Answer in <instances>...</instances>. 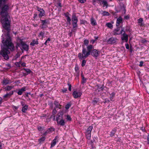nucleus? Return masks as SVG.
<instances>
[{
	"instance_id": "obj_1",
	"label": "nucleus",
	"mask_w": 149,
	"mask_h": 149,
	"mask_svg": "<svg viewBox=\"0 0 149 149\" xmlns=\"http://www.w3.org/2000/svg\"><path fill=\"white\" fill-rule=\"evenodd\" d=\"M8 8V5H4L1 8L0 11V20L2 24L3 27L8 31L6 36L5 35H2V42L3 45H1L2 49L0 53V57L2 56L6 60L9 58L8 54L10 52L8 49L13 50L14 49V46L11 41L9 33L10 29V22L8 19L9 16L7 13Z\"/></svg>"
},
{
	"instance_id": "obj_2",
	"label": "nucleus",
	"mask_w": 149,
	"mask_h": 149,
	"mask_svg": "<svg viewBox=\"0 0 149 149\" xmlns=\"http://www.w3.org/2000/svg\"><path fill=\"white\" fill-rule=\"evenodd\" d=\"M93 48V46L91 45L87 46V50L85 48H83L82 50V53H79L78 54V56L80 60L86 58L90 54L91 51Z\"/></svg>"
},
{
	"instance_id": "obj_3",
	"label": "nucleus",
	"mask_w": 149,
	"mask_h": 149,
	"mask_svg": "<svg viewBox=\"0 0 149 149\" xmlns=\"http://www.w3.org/2000/svg\"><path fill=\"white\" fill-rule=\"evenodd\" d=\"M62 115L61 113H59L56 119V120L58 125L61 126H63L65 124V120L62 118Z\"/></svg>"
},
{
	"instance_id": "obj_4",
	"label": "nucleus",
	"mask_w": 149,
	"mask_h": 149,
	"mask_svg": "<svg viewBox=\"0 0 149 149\" xmlns=\"http://www.w3.org/2000/svg\"><path fill=\"white\" fill-rule=\"evenodd\" d=\"M18 47H19L22 50L23 49L27 51L29 49V46L24 42L22 41L21 42L17 45Z\"/></svg>"
},
{
	"instance_id": "obj_5",
	"label": "nucleus",
	"mask_w": 149,
	"mask_h": 149,
	"mask_svg": "<svg viewBox=\"0 0 149 149\" xmlns=\"http://www.w3.org/2000/svg\"><path fill=\"white\" fill-rule=\"evenodd\" d=\"M72 24L73 28H74L77 26V23L78 22L77 18L74 15H72Z\"/></svg>"
},
{
	"instance_id": "obj_6",
	"label": "nucleus",
	"mask_w": 149,
	"mask_h": 149,
	"mask_svg": "<svg viewBox=\"0 0 149 149\" xmlns=\"http://www.w3.org/2000/svg\"><path fill=\"white\" fill-rule=\"evenodd\" d=\"M118 41V39L116 38L111 37L107 40V43L109 44H113L116 43Z\"/></svg>"
},
{
	"instance_id": "obj_7",
	"label": "nucleus",
	"mask_w": 149,
	"mask_h": 149,
	"mask_svg": "<svg viewBox=\"0 0 149 149\" xmlns=\"http://www.w3.org/2000/svg\"><path fill=\"white\" fill-rule=\"evenodd\" d=\"M81 94L82 92L80 91H74L73 93V95L75 98L80 97Z\"/></svg>"
},
{
	"instance_id": "obj_8",
	"label": "nucleus",
	"mask_w": 149,
	"mask_h": 149,
	"mask_svg": "<svg viewBox=\"0 0 149 149\" xmlns=\"http://www.w3.org/2000/svg\"><path fill=\"white\" fill-rule=\"evenodd\" d=\"M91 54L94 57L97 58L98 57L100 54V52L97 49H94L91 51Z\"/></svg>"
},
{
	"instance_id": "obj_9",
	"label": "nucleus",
	"mask_w": 149,
	"mask_h": 149,
	"mask_svg": "<svg viewBox=\"0 0 149 149\" xmlns=\"http://www.w3.org/2000/svg\"><path fill=\"white\" fill-rule=\"evenodd\" d=\"M37 10L40 12L39 15V17H42L45 16V12L42 9L37 7Z\"/></svg>"
},
{
	"instance_id": "obj_10",
	"label": "nucleus",
	"mask_w": 149,
	"mask_h": 149,
	"mask_svg": "<svg viewBox=\"0 0 149 149\" xmlns=\"http://www.w3.org/2000/svg\"><path fill=\"white\" fill-rule=\"evenodd\" d=\"M121 39L123 41H125L127 42L128 40V36L124 33L122 35Z\"/></svg>"
},
{
	"instance_id": "obj_11",
	"label": "nucleus",
	"mask_w": 149,
	"mask_h": 149,
	"mask_svg": "<svg viewBox=\"0 0 149 149\" xmlns=\"http://www.w3.org/2000/svg\"><path fill=\"white\" fill-rule=\"evenodd\" d=\"M58 138V137L57 136H56L55 137V138L52 141V142L51 143V148H52L54 146L56 143V142L58 141H57V139Z\"/></svg>"
},
{
	"instance_id": "obj_12",
	"label": "nucleus",
	"mask_w": 149,
	"mask_h": 149,
	"mask_svg": "<svg viewBox=\"0 0 149 149\" xmlns=\"http://www.w3.org/2000/svg\"><path fill=\"white\" fill-rule=\"evenodd\" d=\"M21 104L23 107L22 109V111L23 112L25 113L28 109V106L26 104H24L23 103L21 102Z\"/></svg>"
},
{
	"instance_id": "obj_13",
	"label": "nucleus",
	"mask_w": 149,
	"mask_h": 149,
	"mask_svg": "<svg viewBox=\"0 0 149 149\" xmlns=\"http://www.w3.org/2000/svg\"><path fill=\"white\" fill-rule=\"evenodd\" d=\"M119 30V28H117V29H115L113 31L114 35H119L120 34H122L123 33V29H122L120 32L119 33H118V32Z\"/></svg>"
},
{
	"instance_id": "obj_14",
	"label": "nucleus",
	"mask_w": 149,
	"mask_h": 149,
	"mask_svg": "<svg viewBox=\"0 0 149 149\" xmlns=\"http://www.w3.org/2000/svg\"><path fill=\"white\" fill-rule=\"evenodd\" d=\"M11 82H12L10 80L6 79L3 80L2 83L3 85H6L7 84L11 83Z\"/></svg>"
},
{
	"instance_id": "obj_15",
	"label": "nucleus",
	"mask_w": 149,
	"mask_h": 149,
	"mask_svg": "<svg viewBox=\"0 0 149 149\" xmlns=\"http://www.w3.org/2000/svg\"><path fill=\"white\" fill-rule=\"evenodd\" d=\"M26 91V88L23 87L21 89L18 90V91L17 93L19 95H21L23 93Z\"/></svg>"
},
{
	"instance_id": "obj_16",
	"label": "nucleus",
	"mask_w": 149,
	"mask_h": 149,
	"mask_svg": "<svg viewBox=\"0 0 149 149\" xmlns=\"http://www.w3.org/2000/svg\"><path fill=\"white\" fill-rule=\"evenodd\" d=\"M123 19L121 17H119L117 19L116 25L117 26H119L120 24L122 22Z\"/></svg>"
},
{
	"instance_id": "obj_17",
	"label": "nucleus",
	"mask_w": 149,
	"mask_h": 149,
	"mask_svg": "<svg viewBox=\"0 0 149 149\" xmlns=\"http://www.w3.org/2000/svg\"><path fill=\"white\" fill-rule=\"evenodd\" d=\"M91 23L93 26H95L97 24V22L95 19L93 17L91 19Z\"/></svg>"
},
{
	"instance_id": "obj_18",
	"label": "nucleus",
	"mask_w": 149,
	"mask_h": 149,
	"mask_svg": "<svg viewBox=\"0 0 149 149\" xmlns=\"http://www.w3.org/2000/svg\"><path fill=\"white\" fill-rule=\"evenodd\" d=\"M54 104L56 106V107H55L56 108H58L59 109H61V105H60L58 102L56 101H55L54 102Z\"/></svg>"
},
{
	"instance_id": "obj_19",
	"label": "nucleus",
	"mask_w": 149,
	"mask_h": 149,
	"mask_svg": "<svg viewBox=\"0 0 149 149\" xmlns=\"http://www.w3.org/2000/svg\"><path fill=\"white\" fill-rule=\"evenodd\" d=\"M13 87V86H8L5 88V90L6 91H9L12 89Z\"/></svg>"
},
{
	"instance_id": "obj_20",
	"label": "nucleus",
	"mask_w": 149,
	"mask_h": 149,
	"mask_svg": "<svg viewBox=\"0 0 149 149\" xmlns=\"http://www.w3.org/2000/svg\"><path fill=\"white\" fill-rule=\"evenodd\" d=\"M38 44V42L37 40H33L32 42H31L30 44L32 46H34L36 44Z\"/></svg>"
},
{
	"instance_id": "obj_21",
	"label": "nucleus",
	"mask_w": 149,
	"mask_h": 149,
	"mask_svg": "<svg viewBox=\"0 0 149 149\" xmlns=\"http://www.w3.org/2000/svg\"><path fill=\"white\" fill-rule=\"evenodd\" d=\"M138 22L139 24L141 26H142L143 25V24L142 22L143 21V18H140L139 19H138Z\"/></svg>"
},
{
	"instance_id": "obj_22",
	"label": "nucleus",
	"mask_w": 149,
	"mask_h": 149,
	"mask_svg": "<svg viewBox=\"0 0 149 149\" xmlns=\"http://www.w3.org/2000/svg\"><path fill=\"white\" fill-rule=\"evenodd\" d=\"M102 4L103 5V7H104L105 6H106V8H107L108 7V3L107 2L105 1H103L101 2Z\"/></svg>"
},
{
	"instance_id": "obj_23",
	"label": "nucleus",
	"mask_w": 149,
	"mask_h": 149,
	"mask_svg": "<svg viewBox=\"0 0 149 149\" xmlns=\"http://www.w3.org/2000/svg\"><path fill=\"white\" fill-rule=\"evenodd\" d=\"M93 128V127L92 126H90L87 129L86 132L88 133H91Z\"/></svg>"
},
{
	"instance_id": "obj_24",
	"label": "nucleus",
	"mask_w": 149,
	"mask_h": 149,
	"mask_svg": "<svg viewBox=\"0 0 149 149\" xmlns=\"http://www.w3.org/2000/svg\"><path fill=\"white\" fill-rule=\"evenodd\" d=\"M93 128V127L92 126H90L87 129L86 132L88 133H91Z\"/></svg>"
},
{
	"instance_id": "obj_25",
	"label": "nucleus",
	"mask_w": 149,
	"mask_h": 149,
	"mask_svg": "<svg viewBox=\"0 0 149 149\" xmlns=\"http://www.w3.org/2000/svg\"><path fill=\"white\" fill-rule=\"evenodd\" d=\"M106 25L108 28L112 29L113 27V25L110 23L108 22L106 23Z\"/></svg>"
},
{
	"instance_id": "obj_26",
	"label": "nucleus",
	"mask_w": 149,
	"mask_h": 149,
	"mask_svg": "<svg viewBox=\"0 0 149 149\" xmlns=\"http://www.w3.org/2000/svg\"><path fill=\"white\" fill-rule=\"evenodd\" d=\"M86 138L88 139H90L91 138V133H86Z\"/></svg>"
},
{
	"instance_id": "obj_27",
	"label": "nucleus",
	"mask_w": 149,
	"mask_h": 149,
	"mask_svg": "<svg viewBox=\"0 0 149 149\" xmlns=\"http://www.w3.org/2000/svg\"><path fill=\"white\" fill-rule=\"evenodd\" d=\"M102 14L103 16L110 15V14L108 12L105 11H103Z\"/></svg>"
},
{
	"instance_id": "obj_28",
	"label": "nucleus",
	"mask_w": 149,
	"mask_h": 149,
	"mask_svg": "<svg viewBox=\"0 0 149 149\" xmlns=\"http://www.w3.org/2000/svg\"><path fill=\"white\" fill-rule=\"evenodd\" d=\"M44 34V33L43 32L41 31L39 33V37L40 38L42 39Z\"/></svg>"
},
{
	"instance_id": "obj_29",
	"label": "nucleus",
	"mask_w": 149,
	"mask_h": 149,
	"mask_svg": "<svg viewBox=\"0 0 149 149\" xmlns=\"http://www.w3.org/2000/svg\"><path fill=\"white\" fill-rule=\"evenodd\" d=\"M65 16L66 17V19L67 22H68L70 24H71V19L70 17H69L68 15H65Z\"/></svg>"
},
{
	"instance_id": "obj_30",
	"label": "nucleus",
	"mask_w": 149,
	"mask_h": 149,
	"mask_svg": "<svg viewBox=\"0 0 149 149\" xmlns=\"http://www.w3.org/2000/svg\"><path fill=\"white\" fill-rule=\"evenodd\" d=\"M116 129H114L111 132V134H110V136L112 137L114 136V135L115 133V132H116Z\"/></svg>"
},
{
	"instance_id": "obj_31",
	"label": "nucleus",
	"mask_w": 149,
	"mask_h": 149,
	"mask_svg": "<svg viewBox=\"0 0 149 149\" xmlns=\"http://www.w3.org/2000/svg\"><path fill=\"white\" fill-rule=\"evenodd\" d=\"M45 137L43 136L39 139V141L40 143H42L45 140Z\"/></svg>"
},
{
	"instance_id": "obj_32",
	"label": "nucleus",
	"mask_w": 149,
	"mask_h": 149,
	"mask_svg": "<svg viewBox=\"0 0 149 149\" xmlns=\"http://www.w3.org/2000/svg\"><path fill=\"white\" fill-rule=\"evenodd\" d=\"M7 1V0H0V7L4 4Z\"/></svg>"
},
{
	"instance_id": "obj_33",
	"label": "nucleus",
	"mask_w": 149,
	"mask_h": 149,
	"mask_svg": "<svg viewBox=\"0 0 149 149\" xmlns=\"http://www.w3.org/2000/svg\"><path fill=\"white\" fill-rule=\"evenodd\" d=\"M10 96L9 95V94L8 93H6V94L4 95L3 96V98L4 99H6L7 98H9L10 97Z\"/></svg>"
},
{
	"instance_id": "obj_34",
	"label": "nucleus",
	"mask_w": 149,
	"mask_h": 149,
	"mask_svg": "<svg viewBox=\"0 0 149 149\" xmlns=\"http://www.w3.org/2000/svg\"><path fill=\"white\" fill-rule=\"evenodd\" d=\"M86 60L84 59H83L81 64V66L82 67H84L86 63Z\"/></svg>"
},
{
	"instance_id": "obj_35",
	"label": "nucleus",
	"mask_w": 149,
	"mask_h": 149,
	"mask_svg": "<svg viewBox=\"0 0 149 149\" xmlns=\"http://www.w3.org/2000/svg\"><path fill=\"white\" fill-rule=\"evenodd\" d=\"M66 119L68 121H71L72 119L70 117V116L69 115H67L66 116Z\"/></svg>"
},
{
	"instance_id": "obj_36",
	"label": "nucleus",
	"mask_w": 149,
	"mask_h": 149,
	"mask_svg": "<svg viewBox=\"0 0 149 149\" xmlns=\"http://www.w3.org/2000/svg\"><path fill=\"white\" fill-rule=\"evenodd\" d=\"M71 106V104L70 103H68L66 105L65 108L66 109H68Z\"/></svg>"
},
{
	"instance_id": "obj_37",
	"label": "nucleus",
	"mask_w": 149,
	"mask_h": 149,
	"mask_svg": "<svg viewBox=\"0 0 149 149\" xmlns=\"http://www.w3.org/2000/svg\"><path fill=\"white\" fill-rule=\"evenodd\" d=\"M50 41V39L49 38L45 42V43H44V44L46 45H47V44H48Z\"/></svg>"
},
{
	"instance_id": "obj_38",
	"label": "nucleus",
	"mask_w": 149,
	"mask_h": 149,
	"mask_svg": "<svg viewBox=\"0 0 149 149\" xmlns=\"http://www.w3.org/2000/svg\"><path fill=\"white\" fill-rule=\"evenodd\" d=\"M82 82L83 83H84L86 82V79L84 78L83 75L82 76Z\"/></svg>"
},
{
	"instance_id": "obj_39",
	"label": "nucleus",
	"mask_w": 149,
	"mask_h": 149,
	"mask_svg": "<svg viewBox=\"0 0 149 149\" xmlns=\"http://www.w3.org/2000/svg\"><path fill=\"white\" fill-rule=\"evenodd\" d=\"M68 85L69 86L68 89L70 91H71V85L70 84V83L69 82L68 83Z\"/></svg>"
},
{
	"instance_id": "obj_40",
	"label": "nucleus",
	"mask_w": 149,
	"mask_h": 149,
	"mask_svg": "<svg viewBox=\"0 0 149 149\" xmlns=\"http://www.w3.org/2000/svg\"><path fill=\"white\" fill-rule=\"evenodd\" d=\"M89 43V41L88 40H85L84 41V43L86 45H87Z\"/></svg>"
},
{
	"instance_id": "obj_41",
	"label": "nucleus",
	"mask_w": 149,
	"mask_h": 149,
	"mask_svg": "<svg viewBox=\"0 0 149 149\" xmlns=\"http://www.w3.org/2000/svg\"><path fill=\"white\" fill-rule=\"evenodd\" d=\"M56 108L55 107L52 111V113L53 115H55L57 111L56 110Z\"/></svg>"
},
{
	"instance_id": "obj_42",
	"label": "nucleus",
	"mask_w": 149,
	"mask_h": 149,
	"mask_svg": "<svg viewBox=\"0 0 149 149\" xmlns=\"http://www.w3.org/2000/svg\"><path fill=\"white\" fill-rule=\"evenodd\" d=\"M54 130V128H49L48 130H47V132H49V131H53Z\"/></svg>"
},
{
	"instance_id": "obj_43",
	"label": "nucleus",
	"mask_w": 149,
	"mask_h": 149,
	"mask_svg": "<svg viewBox=\"0 0 149 149\" xmlns=\"http://www.w3.org/2000/svg\"><path fill=\"white\" fill-rule=\"evenodd\" d=\"M78 1L81 3H84L86 1V0H78Z\"/></svg>"
},
{
	"instance_id": "obj_44",
	"label": "nucleus",
	"mask_w": 149,
	"mask_h": 149,
	"mask_svg": "<svg viewBox=\"0 0 149 149\" xmlns=\"http://www.w3.org/2000/svg\"><path fill=\"white\" fill-rule=\"evenodd\" d=\"M143 61H140V64L139 65V66L140 67H142L143 65Z\"/></svg>"
},
{
	"instance_id": "obj_45",
	"label": "nucleus",
	"mask_w": 149,
	"mask_h": 149,
	"mask_svg": "<svg viewBox=\"0 0 149 149\" xmlns=\"http://www.w3.org/2000/svg\"><path fill=\"white\" fill-rule=\"evenodd\" d=\"M13 93H14V91H12L10 92L9 93H8V94H9V95L10 96V97H11V95H13Z\"/></svg>"
},
{
	"instance_id": "obj_46",
	"label": "nucleus",
	"mask_w": 149,
	"mask_h": 149,
	"mask_svg": "<svg viewBox=\"0 0 149 149\" xmlns=\"http://www.w3.org/2000/svg\"><path fill=\"white\" fill-rule=\"evenodd\" d=\"M42 25H45L47 23V22L45 20H42Z\"/></svg>"
},
{
	"instance_id": "obj_47",
	"label": "nucleus",
	"mask_w": 149,
	"mask_h": 149,
	"mask_svg": "<svg viewBox=\"0 0 149 149\" xmlns=\"http://www.w3.org/2000/svg\"><path fill=\"white\" fill-rule=\"evenodd\" d=\"M13 108L14 109L16 110L17 109H18V107H16L15 106H13Z\"/></svg>"
},
{
	"instance_id": "obj_48",
	"label": "nucleus",
	"mask_w": 149,
	"mask_h": 149,
	"mask_svg": "<svg viewBox=\"0 0 149 149\" xmlns=\"http://www.w3.org/2000/svg\"><path fill=\"white\" fill-rule=\"evenodd\" d=\"M95 40H91L90 41V43L93 44L95 42Z\"/></svg>"
},
{
	"instance_id": "obj_49",
	"label": "nucleus",
	"mask_w": 149,
	"mask_h": 149,
	"mask_svg": "<svg viewBox=\"0 0 149 149\" xmlns=\"http://www.w3.org/2000/svg\"><path fill=\"white\" fill-rule=\"evenodd\" d=\"M126 48L127 49H129V45L128 44H126L125 45Z\"/></svg>"
},
{
	"instance_id": "obj_50",
	"label": "nucleus",
	"mask_w": 149,
	"mask_h": 149,
	"mask_svg": "<svg viewBox=\"0 0 149 149\" xmlns=\"http://www.w3.org/2000/svg\"><path fill=\"white\" fill-rule=\"evenodd\" d=\"M63 92L64 93L65 92L67 91V89L66 88H64V89L63 90Z\"/></svg>"
},
{
	"instance_id": "obj_51",
	"label": "nucleus",
	"mask_w": 149,
	"mask_h": 149,
	"mask_svg": "<svg viewBox=\"0 0 149 149\" xmlns=\"http://www.w3.org/2000/svg\"><path fill=\"white\" fill-rule=\"evenodd\" d=\"M37 16V14H34V16H33V17L34 19H35L36 18V17Z\"/></svg>"
},
{
	"instance_id": "obj_52",
	"label": "nucleus",
	"mask_w": 149,
	"mask_h": 149,
	"mask_svg": "<svg viewBox=\"0 0 149 149\" xmlns=\"http://www.w3.org/2000/svg\"><path fill=\"white\" fill-rule=\"evenodd\" d=\"M26 71L28 73H30V72H31V70H29V69H26Z\"/></svg>"
},
{
	"instance_id": "obj_53",
	"label": "nucleus",
	"mask_w": 149,
	"mask_h": 149,
	"mask_svg": "<svg viewBox=\"0 0 149 149\" xmlns=\"http://www.w3.org/2000/svg\"><path fill=\"white\" fill-rule=\"evenodd\" d=\"M2 98L0 97V104H1L2 102Z\"/></svg>"
},
{
	"instance_id": "obj_54",
	"label": "nucleus",
	"mask_w": 149,
	"mask_h": 149,
	"mask_svg": "<svg viewBox=\"0 0 149 149\" xmlns=\"http://www.w3.org/2000/svg\"><path fill=\"white\" fill-rule=\"evenodd\" d=\"M147 139L148 142H149V135L147 137ZM149 143V142L148 143Z\"/></svg>"
},
{
	"instance_id": "obj_55",
	"label": "nucleus",
	"mask_w": 149,
	"mask_h": 149,
	"mask_svg": "<svg viewBox=\"0 0 149 149\" xmlns=\"http://www.w3.org/2000/svg\"><path fill=\"white\" fill-rule=\"evenodd\" d=\"M98 37H95V40L96 41L98 39Z\"/></svg>"
},
{
	"instance_id": "obj_56",
	"label": "nucleus",
	"mask_w": 149,
	"mask_h": 149,
	"mask_svg": "<svg viewBox=\"0 0 149 149\" xmlns=\"http://www.w3.org/2000/svg\"><path fill=\"white\" fill-rule=\"evenodd\" d=\"M22 65L23 66H25V63H23L22 64Z\"/></svg>"
},
{
	"instance_id": "obj_57",
	"label": "nucleus",
	"mask_w": 149,
	"mask_h": 149,
	"mask_svg": "<svg viewBox=\"0 0 149 149\" xmlns=\"http://www.w3.org/2000/svg\"><path fill=\"white\" fill-rule=\"evenodd\" d=\"M93 102L94 104L96 103L97 102L96 100H93Z\"/></svg>"
},
{
	"instance_id": "obj_58",
	"label": "nucleus",
	"mask_w": 149,
	"mask_h": 149,
	"mask_svg": "<svg viewBox=\"0 0 149 149\" xmlns=\"http://www.w3.org/2000/svg\"><path fill=\"white\" fill-rule=\"evenodd\" d=\"M61 3H58V5L60 7H61Z\"/></svg>"
},
{
	"instance_id": "obj_59",
	"label": "nucleus",
	"mask_w": 149,
	"mask_h": 149,
	"mask_svg": "<svg viewBox=\"0 0 149 149\" xmlns=\"http://www.w3.org/2000/svg\"><path fill=\"white\" fill-rule=\"evenodd\" d=\"M125 18L126 19H127L129 18V17L128 16H126V17H125Z\"/></svg>"
},
{
	"instance_id": "obj_60",
	"label": "nucleus",
	"mask_w": 149,
	"mask_h": 149,
	"mask_svg": "<svg viewBox=\"0 0 149 149\" xmlns=\"http://www.w3.org/2000/svg\"><path fill=\"white\" fill-rule=\"evenodd\" d=\"M1 143H0V149H2Z\"/></svg>"
},
{
	"instance_id": "obj_61",
	"label": "nucleus",
	"mask_w": 149,
	"mask_h": 149,
	"mask_svg": "<svg viewBox=\"0 0 149 149\" xmlns=\"http://www.w3.org/2000/svg\"><path fill=\"white\" fill-rule=\"evenodd\" d=\"M46 134H47V132H46L44 134L45 135H46Z\"/></svg>"
},
{
	"instance_id": "obj_62",
	"label": "nucleus",
	"mask_w": 149,
	"mask_h": 149,
	"mask_svg": "<svg viewBox=\"0 0 149 149\" xmlns=\"http://www.w3.org/2000/svg\"><path fill=\"white\" fill-rule=\"evenodd\" d=\"M13 33H14V34H16V33L15 32H13Z\"/></svg>"
},
{
	"instance_id": "obj_63",
	"label": "nucleus",
	"mask_w": 149,
	"mask_h": 149,
	"mask_svg": "<svg viewBox=\"0 0 149 149\" xmlns=\"http://www.w3.org/2000/svg\"><path fill=\"white\" fill-rule=\"evenodd\" d=\"M26 96L27 97H28V95H26Z\"/></svg>"
},
{
	"instance_id": "obj_64",
	"label": "nucleus",
	"mask_w": 149,
	"mask_h": 149,
	"mask_svg": "<svg viewBox=\"0 0 149 149\" xmlns=\"http://www.w3.org/2000/svg\"><path fill=\"white\" fill-rule=\"evenodd\" d=\"M1 89H0V92H1Z\"/></svg>"
}]
</instances>
